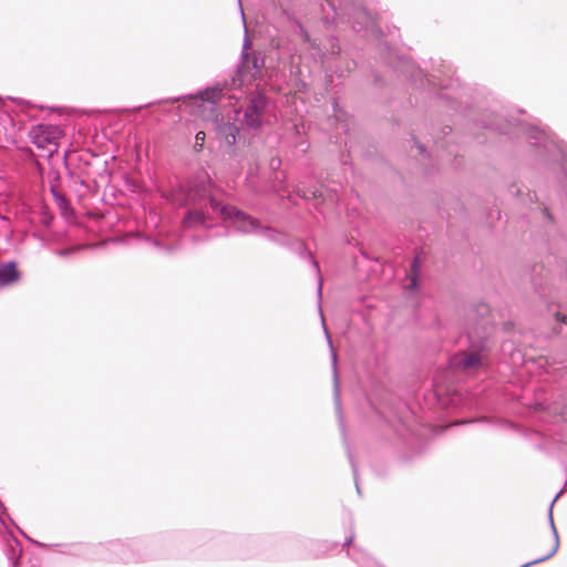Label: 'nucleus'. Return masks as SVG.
<instances>
[{
    "label": "nucleus",
    "instance_id": "f257e3e1",
    "mask_svg": "<svg viewBox=\"0 0 567 567\" xmlns=\"http://www.w3.org/2000/svg\"><path fill=\"white\" fill-rule=\"evenodd\" d=\"M32 143L44 154L51 157L56 153L63 131L51 124H38L30 131Z\"/></svg>",
    "mask_w": 567,
    "mask_h": 567
},
{
    "label": "nucleus",
    "instance_id": "423d86ee",
    "mask_svg": "<svg viewBox=\"0 0 567 567\" xmlns=\"http://www.w3.org/2000/svg\"><path fill=\"white\" fill-rule=\"evenodd\" d=\"M218 131L229 146L236 143V137L239 130L234 123H223L221 125H219Z\"/></svg>",
    "mask_w": 567,
    "mask_h": 567
},
{
    "label": "nucleus",
    "instance_id": "0eeeda50",
    "mask_svg": "<svg viewBox=\"0 0 567 567\" xmlns=\"http://www.w3.org/2000/svg\"><path fill=\"white\" fill-rule=\"evenodd\" d=\"M420 274V267H419V258H414L412 265H411V271L409 275L410 284L408 285L409 289H416L417 288V279Z\"/></svg>",
    "mask_w": 567,
    "mask_h": 567
},
{
    "label": "nucleus",
    "instance_id": "1a4fd4ad",
    "mask_svg": "<svg viewBox=\"0 0 567 567\" xmlns=\"http://www.w3.org/2000/svg\"><path fill=\"white\" fill-rule=\"evenodd\" d=\"M205 220V215L202 212H190L187 217L184 219V223L187 226H193L196 224H203Z\"/></svg>",
    "mask_w": 567,
    "mask_h": 567
},
{
    "label": "nucleus",
    "instance_id": "f8f14e48",
    "mask_svg": "<svg viewBox=\"0 0 567 567\" xmlns=\"http://www.w3.org/2000/svg\"><path fill=\"white\" fill-rule=\"evenodd\" d=\"M555 319H556V321H558V322L566 323V319H567V317H566V315H564V313L556 312V313H555Z\"/></svg>",
    "mask_w": 567,
    "mask_h": 567
},
{
    "label": "nucleus",
    "instance_id": "7ed1b4c3",
    "mask_svg": "<svg viewBox=\"0 0 567 567\" xmlns=\"http://www.w3.org/2000/svg\"><path fill=\"white\" fill-rule=\"evenodd\" d=\"M483 363V357L480 352H463L457 354L453 359V364L455 368H458L463 371H471Z\"/></svg>",
    "mask_w": 567,
    "mask_h": 567
},
{
    "label": "nucleus",
    "instance_id": "4468645a",
    "mask_svg": "<svg viewBox=\"0 0 567 567\" xmlns=\"http://www.w3.org/2000/svg\"><path fill=\"white\" fill-rule=\"evenodd\" d=\"M526 566H528V564H526V565H524V566H522V567H526Z\"/></svg>",
    "mask_w": 567,
    "mask_h": 567
},
{
    "label": "nucleus",
    "instance_id": "ddd939ff",
    "mask_svg": "<svg viewBox=\"0 0 567 567\" xmlns=\"http://www.w3.org/2000/svg\"><path fill=\"white\" fill-rule=\"evenodd\" d=\"M313 198L321 197V193H318L317 190L312 193Z\"/></svg>",
    "mask_w": 567,
    "mask_h": 567
},
{
    "label": "nucleus",
    "instance_id": "6e6552de",
    "mask_svg": "<svg viewBox=\"0 0 567 567\" xmlns=\"http://www.w3.org/2000/svg\"><path fill=\"white\" fill-rule=\"evenodd\" d=\"M55 200H56L58 207L60 208V210L62 212V214L64 216H69L73 213L70 202L63 195H56Z\"/></svg>",
    "mask_w": 567,
    "mask_h": 567
},
{
    "label": "nucleus",
    "instance_id": "f03ea898",
    "mask_svg": "<svg viewBox=\"0 0 567 567\" xmlns=\"http://www.w3.org/2000/svg\"><path fill=\"white\" fill-rule=\"evenodd\" d=\"M210 206L214 210H219L225 219H233L244 231H249L256 227V221L236 207L221 206V204L215 199L210 200Z\"/></svg>",
    "mask_w": 567,
    "mask_h": 567
},
{
    "label": "nucleus",
    "instance_id": "20e7f679",
    "mask_svg": "<svg viewBox=\"0 0 567 567\" xmlns=\"http://www.w3.org/2000/svg\"><path fill=\"white\" fill-rule=\"evenodd\" d=\"M264 100L261 97L252 100L245 112V122L249 127H258L260 125V115L264 109Z\"/></svg>",
    "mask_w": 567,
    "mask_h": 567
},
{
    "label": "nucleus",
    "instance_id": "39448f33",
    "mask_svg": "<svg viewBox=\"0 0 567 567\" xmlns=\"http://www.w3.org/2000/svg\"><path fill=\"white\" fill-rule=\"evenodd\" d=\"M20 272L13 262L7 264L0 268V285L7 286L18 281Z\"/></svg>",
    "mask_w": 567,
    "mask_h": 567
},
{
    "label": "nucleus",
    "instance_id": "9b49d317",
    "mask_svg": "<svg viewBox=\"0 0 567 567\" xmlns=\"http://www.w3.org/2000/svg\"><path fill=\"white\" fill-rule=\"evenodd\" d=\"M206 134L205 132L200 131L195 135V144L194 150L195 152H200L205 144Z\"/></svg>",
    "mask_w": 567,
    "mask_h": 567
},
{
    "label": "nucleus",
    "instance_id": "9d476101",
    "mask_svg": "<svg viewBox=\"0 0 567 567\" xmlns=\"http://www.w3.org/2000/svg\"><path fill=\"white\" fill-rule=\"evenodd\" d=\"M557 548H558V538H557V536H555L550 543V546L546 549V551L542 556H539L537 559H535V563L544 561V560L550 558L556 553Z\"/></svg>",
    "mask_w": 567,
    "mask_h": 567
}]
</instances>
